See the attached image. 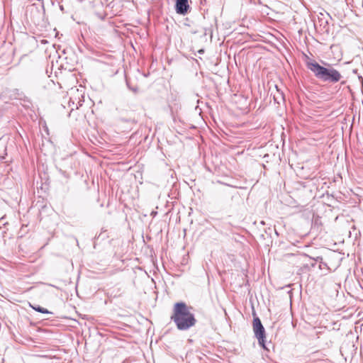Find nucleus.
<instances>
[{
    "instance_id": "nucleus-5",
    "label": "nucleus",
    "mask_w": 363,
    "mask_h": 363,
    "mask_svg": "<svg viewBox=\"0 0 363 363\" xmlns=\"http://www.w3.org/2000/svg\"><path fill=\"white\" fill-rule=\"evenodd\" d=\"M30 306L35 311H38V312H40V313H45V314H49V313H51V312H50L48 309L46 308H44L40 306H33L30 303Z\"/></svg>"
},
{
    "instance_id": "nucleus-1",
    "label": "nucleus",
    "mask_w": 363,
    "mask_h": 363,
    "mask_svg": "<svg viewBox=\"0 0 363 363\" xmlns=\"http://www.w3.org/2000/svg\"><path fill=\"white\" fill-rule=\"evenodd\" d=\"M171 320L180 330H186L196 324L194 315L190 312V308L184 302L176 303L173 308Z\"/></svg>"
},
{
    "instance_id": "nucleus-2",
    "label": "nucleus",
    "mask_w": 363,
    "mask_h": 363,
    "mask_svg": "<svg viewBox=\"0 0 363 363\" xmlns=\"http://www.w3.org/2000/svg\"><path fill=\"white\" fill-rule=\"evenodd\" d=\"M307 67L314 73L317 78L324 82L335 83L339 82L342 78V75L337 70L333 68H325L314 61L308 62Z\"/></svg>"
},
{
    "instance_id": "nucleus-4",
    "label": "nucleus",
    "mask_w": 363,
    "mask_h": 363,
    "mask_svg": "<svg viewBox=\"0 0 363 363\" xmlns=\"http://www.w3.org/2000/svg\"><path fill=\"white\" fill-rule=\"evenodd\" d=\"M189 9L188 0H176V11L179 14L185 15Z\"/></svg>"
},
{
    "instance_id": "nucleus-3",
    "label": "nucleus",
    "mask_w": 363,
    "mask_h": 363,
    "mask_svg": "<svg viewBox=\"0 0 363 363\" xmlns=\"http://www.w3.org/2000/svg\"><path fill=\"white\" fill-rule=\"evenodd\" d=\"M253 330L259 344L265 348V330L259 318H255L253 320Z\"/></svg>"
}]
</instances>
